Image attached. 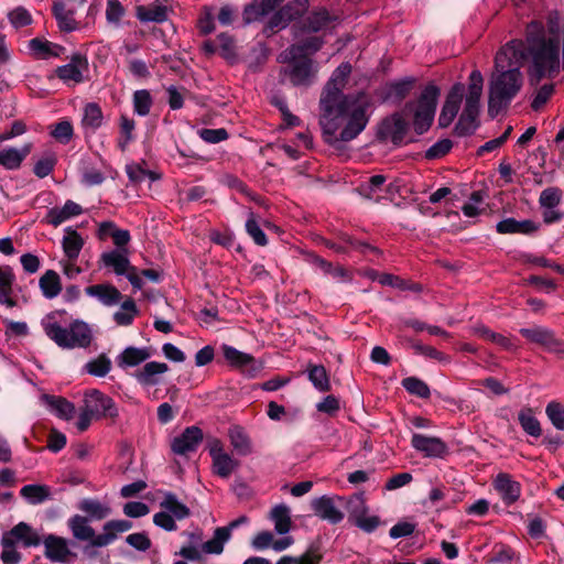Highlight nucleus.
Returning a JSON list of instances; mask_svg holds the SVG:
<instances>
[{"mask_svg":"<svg viewBox=\"0 0 564 564\" xmlns=\"http://www.w3.org/2000/svg\"><path fill=\"white\" fill-rule=\"evenodd\" d=\"M351 65L341 63L323 88L319 124L325 142L337 147L356 139L367 127V104L358 96L344 94Z\"/></svg>","mask_w":564,"mask_h":564,"instance_id":"1","label":"nucleus"},{"mask_svg":"<svg viewBox=\"0 0 564 564\" xmlns=\"http://www.w3.org/2000/svg\"><path fill=\"white\" fill-rule=\"evenodd\" d=\"M527 56L525 43L521 40L510 41L496 54L495 70L488 87V108L491 115L507 108L521 90L523 75L520 67Z\"/></svg>","mask_w":564,"mask_h":564,"instance_id":"2","label":"nucleus"},{"mask_svg":"<svg viewBox=\"0 0 564 564\" xmlns=\"http://www.w3.org/2000/svg\"><path fill=\"white\" fill-rule=\"evenodd\" d=\"M527 53L531 57L529 75L532 82L539 83L542 78L553 77L560 70L561 41L557 15H550L547 28L532 21L527 26Z\"/></svg>","mask_w":564,"mask_h":564,"instance_id":"3","label":"nucleus"},{"mask_svg":"<svg viewBox=\"0 0 564 564\" xmlns=\"http://www.w3.org/2000/svg\"><path fill=\"white\" fill-rule=\"evenodd\" d=\"M41 324L45 335L62 349H86L95 338L91 326L82 319L62 325L53 316H46Z\"/></svg>","mask_w":564,"mask_h":564,"instance_id":"4","label":"nucleus"},{"mask_svg":"<svg viewBox=\"0 0 564 564\" xmlns=\"http://www.w3.org/2000/svg\"><path fill=\"white\" fill-rule=\"evenodd\" d=\"M484 88V77L478 69H474L468 78V87L465 98V106L458 122L455 126V133L459 137L470 135L478 128V116L480 111V98Z\"/></svg>","mask_w":564,"mask_h":564,"instance_id":"5","label":"nucleus"},{"mask_svg":"<svg viewBox=\"0 0 564 564\" xmlns=\"http://www.w3.org/2000/svg\"><path fill=\"white\" fill-rule=\"evenodd\" d=\"M438 96L440 88L434 84H429L422 90L416 104L408 105V107H414L413 126L417 134H423L430 129L434 120Z\"/></svg>","mask_w":564,"mask_h":564,"instance_id":"6","label":"nucleus"},{"mask_svg":"<svg viewBox=\"0 0 564 564\" xmlns=\"http://www.w3.org/2000/svg\"><path fill=\"white\" fill-rule=\"evenodd\" d=\"M282 63H288L289 66L283 69V74L289 77L294 86H311L318 73V65L312 58L299 59H281Z\"/></svg>","mask_w":564,"mask_h":564,"instance_id":"7","label":"nucleus"},{"mask_svg":"<svg viewBox=\"0 0 564 564\" xmlns=\"http://www.w3.org/2000/svg\"><path fill=\"white\" fill-rule=\"evenodd\" d=\"M349 520L360 530L367 533L373 532L380 524V518L369 514L366 500L356 495L347 501Z\"/></svg>","mask_w":564,"mask_h":564,"instance_id":"8","label":"nucleus"},{"mask_svg":"<svg viewBox=\"0 0 564 564\" xmlns=\"http://www.w3.org/2000/svg\"><path fill=\"white\" fill-rule=\"evenodd\" d=\"M82 408L90 415H94L95 420L118 415L113 400L97 389H90L84 393V405Z\"/></svg>","mask_w":564,"mask_h":564,"instance_id":"9","label":"nucleus"},{"mask_svg":"<svg viewBox=\"0 0 564 564\" xmlns=\"http://www.w3.org/2000/svg\"><path fill=\"white\" fill-rule=\"evenodd\" d=\"M89 70L88 59L85 55L76 53L70 61L55 70L56 76L67 86H75L85 82Z\"/></svg>","mask_w":564,"mask_h":564,"instance_id":"10","label":"nucleus"},{"mask_svg":"<svg viewBox=\"0 0 564 564\" xmlns=\"http://www.w3.org/2000/svg\"><path fill=\"white\" fill-rule=\"evenodd\" d=\"M344 498L340 496H321L311 502L312 510L322 520L332 524L341 522L345 518L344 512L339 509L338 502H343Z\"/></svg>","mask_w":564,"mask_h":564,"instance_id":"11","label":"nucleus"},{"mask_svg":"<svg viewBox=\"0 0 564 564\" xmlns=\"http://www.w3.org/2000/svg\"><path fill=\"white\" fill-rule=\"evenodd\" d=\"M408 130L409 123L400 113H394L382 120L377 135L381 141H390L394 145H400L403 143Z\"/></svg>","mask_w":564,"mask_h":564,"instance_id":"12","label":"nucleus"},{"mask_svg":"<svg viewBox=\"0 0 564 564\" xmlns=\"http://www.w3.org/2000/svg\"><path fill=\"white\" fill-rule=\"evenodd\" d=\"M204 434L200 427L192 425L186 427L171 442V449L175 455L187 456L195 453L203 442Z\"/></svg>","mask_w":564,"mask_h":564,"instance_id":"13","label":"nucleus"},{"mask_svg":"<svg viewBox=\"0 0 564 564\" xmlns=\"http://www.w3.org/2000/svg\"><path fill=\"white\" fill-rule=\"evenodd\" d=\"M221 350L224 358L232 368L238 369L241 373L246 375L249 378H253L257 376L260 367L257 365L253 356L240 351L227 344H224L221 346Z\"/></svg>","mask_w":564,"mask_h":564,"instance_id":"14","label":"nucleus"},{"mask_svg":"<svg viewBox=\"0 0 564 564\" xmlns=\"http://www.w3.org/2000/svg\"><path fill=\"white\" fill-rule=\"evenodd\" d=\"M411 445L416 452L429 458H444L448 454L446 443L436 436L414 433L411 438Z\"/></svg>","mask_w":564,"mask_h":564,"instance_id":"15","label":"nucleus"},{"mask_svg":"<svg viewBox=\"0 0 564 564\" xmlns=\"http://www.w3.org/2000/svg\"><path fill=\"white\" fill-rule=\"evenodd\" d=\"M209 455L213 462V473L227 479L238 467L239 463L224 451L220 441L215 440L209 445Z\"/></svg>","mask_w":564,"mask_h":564,"instance_id":"16","label":"nucleus"},{"mask_svg":"<svg viewBox=\"0 0 564 564\" xmlns=\"http://www.w3.org/2000/svg\"><path fill=\"white\" fill-rule=\"evenodd\" d=\"M520 334L530 343L543 347L550 352H560L562 343L555 337L552 329L544 326L520 328Z\"/></svg>","mask_w":564,"mask_h":564,"instance_id":"17","label":"nucleus"},{"mask_svg":"<svg viewBox=\"0 0 564 564\" xmlns=\"http://www.w3.org/2000/svg\"><path fill=\"white\" fill-rule=\"evenodd\" d=\"M465 93L466 89L464 84L456 83L453 85L449 93L447 94L446 100L438 117L440 127L447 128L452 124L460 109Z\"/></svg>","mask_w":564,"mask_h":564,"instance_id":"18","label":"nucleus"},{"mask_svg":"<svg viewBox=\"0 0 564 564\" xmlns=\"http://www.w3.org/2000/svg\"><path fill=\"white\" fill-rule=\"evenodd\" d=\"M495 490L506 506L517 502L521 496V484L507 473H499L492 480Z\"/></svg>","mask_w":564,"mask_h":564,"instance_id":"19","label":"nucleus"},{"mask_svg":"<svg viewBox=\"0 0 564 564\" xmlns=\"http://www.w3.org/2000/svg\"><path fill=\"white\" fill-rule=\"evenodd\" d=\"M337 20V15L332 14L327 9L318 8L307 14V17L302 21L301 29L308 33L326 31L332 28Z\"/></svg>","mask_w":564,"mask_h":564,"instance_id":"20","label":"nucleus"},{"mask_svg":"<svg viewBox=\"0 0 564 564\" xmlns=\"http://www.w3.org/2000/svg\"><path fill=\"white\" fill-rule=\"evenodd\" d=\"M165 362L148 361L137 369L132 376L142 387H154L161 382V376L169 371Z\"/></svg>","mask_w":564,"mask_h":564,"instance_id":"21","label":"nucleus"},{"mask_svg":"<svg viewBox=\"0 0 564 564\" xmlns=\"http://www.w3.org/2000/svg\"><path fill=\"white\" fill-rule=\"evenodd\" d=\"M324 45V41L321 37L313 36L308 37L304 41L292 44L286 50H284L280 54L281 59H299L301 58H311V55H314L318 52Z\"/></svg>","mask_w":564,"mask_h":564,"instance_id":"22","label":"nucleus"},{"mask_svg":"<svg viewBox=\"0 0 564 564\" xmlns=\"http://www.w3.org/2000/svg\"><path fill=\"white\" fill-rule=\"evenodd\" d=\"M32 148V143L29 142L21 148L4 147L0 149V165L8 171L19 170L31 153Z\"/></svg>","mask_w":564,"mask_h":564,"instance_id":"23","label":"nucleus"},{"mask_svg":"<svg viewBox=\"0 0 564 564\" xmlns=\"http://www.w3.org/2000/svg\"><path fill=\"white\" fill-rule=\"evenodd\" d=\"M152 357V349L149 347H126L117 357L116 364L121 369L137 367Z\"/></svg>","mask_w":564,"mask_h":564,"instance_id":"24","label":"nucleus"},{"mask_svg":"<svg viewBox=\"0 0 564 564\" xmlns=\"http://www.w3.org/2000/svg\"><path fill=\"white\" fill-rule=\"evenodd\" d=\"M3 534L12 540L15 545L21 543L24 547L37 546L42 542L37 532L25 522H19Z\"/></svg>","mask_w":564,"mask_h":564,"instance_id":"25","label":"nucleus"},{"mask_svg":"<svg viewBox=\"0 0 564 564\" xmlns=\"http://www.w3.org/2000/svg\"><path fill=\"white\" fill-rule=\"evenodd\" d=\"M43 544L45 547L44 554L51 562L62 563L70 555L68 543L64 538L48 534L43 540Z\"/></svg>","mask_w":564,"mask_h":564,"instance_id":"26","label":"nucleus"},{"mask_svg":"<svg viewBox=\"0 0 564 564\" xmlns=\"http://www.w3.org/2000/svg\"><path fill=\"white\" fill-rule=\"evenodd\" d=\"M85 293L90 297H95L105 306H113L118 304L122 297L116 286L107 283L87 286Z\"/></svg>","mask_w":564,"mask_h":564,"instance_id":"27","label":"nucleus"},{"mask_svg":"<svg viewBox=\"0 0 564 564\" xmlns=\"http://www.w3.org/2000/svg\"><path fill=\"white\" fill-rule=\"evenodd\" d=\"M132 528L129 520H111L104 524L102 533L98 534L95 540V547H102L111 544L118 533H123Z\"/></svg>","mask_w":564,"mask_h":564,"instance_id":"28","label":"nucleus"},{"mask_svg":"<svg viewBox=\"0 0 564 564\" xmlns=\"http://www.w3.org/2000/svg\"><path fill=\"white\" fill-rule=\"evenodd\" d=\"M284 0H254L243 10L246 24L261 20L263 17L275 10Z\"/></svg>","mask_w":564,"mask_h":564,"instance_id":"29","label":"nucleus"},{"mask_svg":"<svg viewBox=\"0 0 564 564\" xmlns=\"http://www.w3.org/2000/svg\"><path fill=\"white\" fill-rule=\"evenodd\" d=\"M83 214V208L79 204L68 199L62 207H53L48 209L46 219L47 223L54 227L59 226L64 221L79 216Z\"/></svg>","mask_w":564,"mask_h":564,"instance_id":"30","label":"nucleus"},{"mask_svg":"<svg viewBox=\"0 0 564 564\" xmlns=\"http://www.w3.org/2000/svg\"><path fill=\"white\" fill-rule=\"evenodd\" d=\"M67 523L76 540L89 542L90 545L95 546V540L98 534H96L95 530L89 525L87 518L76 514L69 518Z\"/></svg>","mask_w":564,"mask_h":564,"instance_id":"31","label":"nucleus"},{"mask_svg":"<svg viewBox=\"0 0 564 564\" xmlns=\"http://www.w3.org/2000/svg\"><path fill=\"white\" fill-rule=\"evenodd\" d=\"M52 10L62 32L70 33L78 30L79 23L75 20L74 10L66 9L63 2H54Z\"/></svg>","mask_w":564,"mask_h":564,"instance_id":"32","label":"nucleus"},{"mask_svg":"<svg viewBox=\"0 0 564 564\" xmlns=\"http://www.w3.org/2000/svg\"><path fill=\"white\" fill-rule=\"evenodd\" d=\"M62 247L65 257L70 261H76L84 246V239L75 229L66 227L64 229Z\"/></svg>","mask_w":564,"mask_h":564,"instance_id":"33","label":"nucleus"},{"mask_svg":"<svg viewBox=\"0 0 564 564\" xmlns=\"http://www.w3.org/2000/svg\"><path fill=\"white\" fill-rule=\"evenodd\" d=\"M269 519L274 524V531L278 534L284 535L290 532L292 520L291 509L285 503L274 506L269 513Z\"/></svg>","mask_w":564,"mask_h":564,"instance_id":"34","label":"nucleus"},{"mask_svg":"<svg viewBox=\"0 0 564 564\" xmlns=\"http://www.w3.org/2000/svg\"><path fill=\"white\" fill-rule=\"evenodd\" d=\"M135 17L142 23H163L169 18L167 8L162 4L138 6Z\"/></svg>","mask_w":564,"mask_h":564,"instance_id":"35","label":"nucleus"},{"mask_svg":"<svg viewBox=\"0 0 564 564\" xmlns=\"http://www.w3.org/2000/svg\"><path fill=\"white\" fill-rule=\"evenodd\" d=\"M15 275L10 267L0 268V304L7 307H14L17 301L12 299V286Z\"/></svg>","mask_w":564,"mask_h":564,"instance_id":"36","label":"nucleus"},{"mask_svg":"<svg viewBox=\"0 0 564 564\" xmlns=\"http://www.w3.org/2000/svg\"><path fill=\"white\" fill-rule=\"evenodd\" d=\"M43 401L50 411L57 415L59 419L68 421L75 414V405L65 398L44 394Z\"/></svg>","mask_w":564,"mask_h":564,"instance_id":"37","label":"nucleus"},{"mask_svg":"<svg viewBox=\"0 0 564 564\" xmlns=\"http://www.w3.org/2000/svg\"><path fill=\"white\" fill-rule=\"evenodd\" d=\"M161 509L172 514L176 520H184L189 517V508L181 502L175 494L165 491L160 502Z\"/></svg>","mask_w":564,"mask_h":564,"instance_id":"38","label":"nucleus"},{"mask_svg":"<svg viewBox=\"0 0 564 564\" xmlns=\"http://www.w3.org/2000/svg\"><path fill=\"white\" fill-rule=\"evenodd\" d=\"M29 48L39 58L58 57L65 50L59 44L39 37L32 39L29 42Z\"/></svg>","mask_w":564,"mask_h":564,"instance_id":"39","label":"nucleus"},{"mask_svg":"<svg viewBox=\"0 0 564 564\" xmlns=\"http://www.w3.org/2000/svg\"><path fill=\"white\" fill-rule=\"evenodd\" d=\"M104 122L101 108L96 102H89L84 108L82 124L85 132L95 133Z\"/></svg>","mask_w":564,"mask_h":564,"instance_id":"40","label":"nucleus"},{"mask_svg":"<svg viewBox=\"0 0 564 564\" xmlns=\"http://www.w3.org/2000/svg\"><path fill=\"white\" fill-rule=\"evenodd\" d=\"M20 495L30 505H40L52 498L51 488L46 485L30 484L21 488Z\"/></svg>","mask_w":564,"mask_h":564,"instance_id":"41","label":"nucleus"},{"mask_svg":"<svg viewBox=\"0 0 564 564\" xmlns=\"http://www.w3.org/2000/svg\"><path fill=\"white\" fill-rule=\"evenodd\" d=\"M78 509L91 520H102L111 513V509L107 503L93 498L83 499L78 505Z\"/></svg>","mask_w":564,"mask_h":564,"instance_id":"42","label":"nucleus"},{"mask_svg":"<svg viewBox=\"0 0 564 564\" xmlns=\"http://www.w3.org/2000/svg\"><path fill=\"white\" fill-rule=\"evenodd\" d=\"M39 286L45 299H55L62 291L61 278L54 270H47L40 278Z\"/></svg>","mask_w":564,"mask_h":564,"instance_id":"43","label":"nucleus"},{"mask_svg":"<svg viewBox=\"0 0 564 564\" xmlns=\"http://www.w3.org/2000/svg\"><path fill=\"white\" fill-rule=\"evenodd\" d=\"M105 267L112 268L117 275H123L130 269L128 257L119 250H111L101 254Z\"/></svg>","mask_w":564,"mask_h":564,"instance_id":"44","label":"nucleus"},{"mask_svg":"<svg viewBox=\"0 0 564 564\" xmlns=\"http://www.w3.org/2000/svg\"><path fill=\"white\" fill-rule=\"evenodd\" d=\"M229 540L230 535L228 530L218 527L215 529L213 538L202 544V552L205 554L219 555L224 552L225 544Z\"/></svg>","mask_w":564,"mask_h":564,"instance_id":"45","label":"nucleus"},{"mask_svg":"<svg viewBox=\"0 0 564 564\" xmlns=\"http://www.w3.org/2000/svg\"><path fill=\"white\" fill-rule=\"evenodd\" d=\"M518 421L522 430L530 436L540 437L542 429L531 408H523L518 413Z\"/></svg>","mask_w":564,"mask_h":564,"instance_id":"46","label":"nucleus"},{"mask_svg":"<svg viewBox=\"0 0 564 564\" xmlns=\"http://www.w3.org/2000/svg\"><path fill=\"white\" fill-rule=\"evenodd\" d=\"M228 436L230 444L239 455H249L252 451L251 443L241 426H234L229 430Z\"/></svg>","mask_w":564,"mask_h":564,"instance_id":"47","label":"nucleus"},{"mask_svg":"<svg viewBox=\"0 0 564 564\" xmlns=\"http://www.w3.org/2000/svg\"><path fill=\"white\" fill-rule=\"evenodd\" d=\"M139 315V310L132 299L124 300L120 308L113 314V321L119 326H129Z\"/></svg>","mask_w":564,"mask_h":564,"instance_id":"48","label":"nucleus"},{"mask_svg":"<svg viewBox=\"0 0 564 564\" xmlns=\"http://www.w3.org/2000/svg\"><path fill=\"white\" fill-rule=\"evenodd\" d=\"M307 377L314 388L319 392H326L330 390L329 378L324 366L310 365L307 368Z\"/></svg>","mask_w":564,"mask_h":564,"instance_id":"49","label":"nucleus"},{"mask_svg":"<svg viewBox=\"0 0 564 564\" xmlns=\"http://www.w3.org/2000/svg\"><path fill=\"white\" fill-rule=\"evenodd\" d=\"M84 370L94 377H106L111 370V360L105 354L99 355L97 358L89 360Z\"/></svg>","mask_w":564,"mask_h":564,"instance_id":"50","label":"nucleus"},{"mask_svg":"<svg viewBox=\"0 0 564 564\" xmlns=\"http://www.w3.org/2000/svg\"><path fill=\"white\" fill-rule=\"evenodd\" d=\"M477 333L486 340H489L506 350L514 351L518 349V346L513 343L511 338L502 334L495 333L485 326L477 328Z\"/></svg>","mask_w":564,"mask_h":564,"instance_id":"51","label":"nucleus"},{"mask_svg":"<svg viewBox=\"0 0 564 564\" xmlns=\"http://www.w3.org/2000/svg\"><path fill=\"white\" fill-rule=\"evenodd\" d=\"M56 163V154L54 152H46L34 163L33 173L39 178H44L53 172Z\"/></svg>","mask_w":564,"mask_h":564,"instance_id":"52","label":"nucleus"},{"mask_svg":"<svg viewBox=\"0 0 564 564\" xmlns=\"http://www.w3.org/2000/svg\"><path fill=\"white\" fill-rule=\"evenodd\" d=\"M133 110L140 117H145L150 113L153 105V99L149 90L140 89L133 94Z\"/></svg>","mask_w":564,"mask_h":564,"instance_id":"53","label":"nucleus"},{"mask_svg":"<svg viewBox=\"0 0 564 564\" xmlns=\"http://www.w3.org/2000/svg\"><path fill=\"white\" fill-rule=\"evenodd\" d=\"M401 384L410 394L416 395L419 398L427 399L431 395L429 386L416 377L404 378Z\"/></svg>","mask_w":564,"mask_h":564,"instance_id":"54","label":"nucleus"},{"mask_svg":"<svg viewBox=\"0 0 564 564\" xmlns=\"http://www.w3.org/2000/svg\"><path fill=\"white\" fill-rule=\"evenodd\" d=\"M7 18L12 28L15 30L28 26L33 22L30 11L21 6L10 10L7 14Z\"/></svg>","mask_w":564,"mask_h":564,"instance_id":"55","label":"nucleus"},{"mask_svg":"<svg viewBox=\"0 0 564 564\" xmlns=\"http://www.w3.org/2000/svg\"><path fill=\"white\" fill-rule=\"evenodd\" d=\"M246 231L252 238L256 245L265 246L268 238L264 231L261 229L258 219L253 213H249L246 221Z\"/></svg>","mask_w":564,"mask_h":564,"instance_id":"56","label":"nucleus"},{"mask_svg":"<svg viewBox=\"0 0 564 564\" xmlns=\"http://www.w3.org/2000/svg\"><path fill=\"white\" fill-rule=\"evenodd\" d=\"M1 546H2V552H1V561L3 564H19L21 558H22V555L21 553L15 549V544L12 542V540H10L9 538H7L4 534L2 535V539H1Z\"/></svg>","mask_w":564,"mask_h":564,"instance_id":"57","label":"nucleus"},{"mask_svg":"<svg viewBox=\"0 0 564 564\" xmlns=\"http://www.w3.org/2000/svg\"><path fill=\"white\" fill-rule=\"evenodd\" d=\"M135 122L127 116L120 117V134L121 138L118 141L119 148L123 151L127 145L133 140V131Z\"/></svg>","mask_w":564,"mask_h":564,"instance_id":"58","label":"nucleus"},{"mask_svg":"<svg viewBox=\"0 0 564 564\" xmlns=\"http://www.w3.org/2000/svg\"><path fill=\"white\" fill-rule=\"evenodd\" d=\"M105 14L109 24L118 26L126 14V8L119 0H108Z\"/></svg>","mask_w":564,"mask_h":564,"instance_id":"59","label":"nucleus"},{"mask_svg":"<svg viewBox=\"0 0 564 564\" xmlns=\"http://www.w3.org/2000/svg\"><path fill=\"white\" fill-rule=\"evenodd\" d=\"M484 195L481 192H473L469 199L463 205L462 212L466 217H476L484 210L481 206Z\"/></svg>","mask_w":564,"mask_h":564,"instance_id":"60","label":"nucleus"},{"mask_svg":"<svg viewBox=\"0 0 564 564\" xmlns=\"http://www.w3.org/2000/svg\"><path fill=\"white\" fill-rule=\"evenodd\" d=\"M308 8L307 0H292L281 8L289 22L302 17Z\"/></svg>","mask_w":564,"mask_h":564,"instance_id":"61","label":"nucleus"},{"mask_svg":"<svg viewBox=\"0 0 564 564\" xmlns=\"http://www.w3.org/2000/svg\"><path fill=\"white\" fill-rule=\"evenodd\" d=\"M545 413L553 424V426L558 430H564V406L561 405L558 402H550L546 405Z\"/></svg>","mask_w":564,"mask_h":564,"instance_id":"62","label":"nucleus"},{"mask_svg":"<svg viewBox=\"0 0 564 564\" xmlns=\"http://www.w3.org/2000/svg\"><path fill=\"white\" fill-rule=\"evenodd\" d=\"M562 199V192L557 187H547L543 189L539 197L541 208L557 207Z\"/></svg>","mask_w":564,"mask_h":564,"instance_id":"63","label":"nucleus"},{"mask_svg":"<svg viewBox=\"0 0 564 564\" xmlns=\"http://www.w3.org/2000/svg\"><path fill=\"white\" fill-rule=\"evenodd\" d=\"M319 561L321 555L307 551L297 557L284 555L275 564H319Z\"/></svg>","mask_w":564,"mask_h":564,"instance_id":"64","label":"nucleus"}]
</instances>
